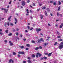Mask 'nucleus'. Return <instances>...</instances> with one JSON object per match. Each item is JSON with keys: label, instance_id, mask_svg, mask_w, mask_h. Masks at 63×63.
<instances>
[{"label": "nucleus", "instance_id": "1", "mask_svg": "<svg viewBox=\"0 0 63 63\" xmlns=\"http://www.w3.org/2000/svg\"><path fill=\"white\" fill-rule=\"evenodd\" d=\"M63 42H62L60 43V46H59V49H61V48H62L63 47Z\"/></svg>", "mask_w": 63, "mask_h": 63}, {"label": "nucleus", "instance_id": "2", "mask_svg": "<svg viewBox=\"0 0 63 63\" xmlns=\"http://www.w3.org/2000/svg\"><path fill=\"white\" fill-rule=\"evenodd\" d=\"M2 10H4L5 11L4 12V13H7V12H8V9L6 10V8H4V9L3 8H1Z\"/></svg>", "mask_w": 63, "mask_h": 63}, {"label": "nucleus", "instance_id": "3", "mask_svg": "<svg viewBox=\"0 0 63 63\" xmlns=\"http://www.w3.org/2000/svg\"><path fill=\"white\" fill-rule=\"evenodd\" d=\"M21 3H22V6H24L25 5V2L23 0L22 1Z\"/></svg>", "mask_w": 63, "mask_h": 63}, {"label": "nucleus", "instance_id": "4", "mask_svg": "<svg viewBox=\"0 0 63 63\" xmlns=\"http://www.w3.org/2000/svg\"><path fill=\"white\" fill-rule=\"evenodd\" d=\"M9 43L10 44V45L11 46H13V43H12V41H10Z\"/></svg>", "mask_w": 63, "mask_h": 63}, {"label": "nucleus", "instance_id": "5", "mask_svg": "<svg viewBox=\"0 0 63 63\" xmlns=\"http://www.w3.org/2000/svg\"><path fill=\"white\" fill-rule=\"evenodd\" d=\"M18 53H19V54H24V52H23V51H19L18 52Z\"/></svg>", "mask_w": 63, "mask_h": 63}, {"label": "nucleus", "instance_id": "6", "mask_svg": "<svg viewBox=\"0 0 63 63\" xmlns=\"http://www.w3.org/2000/svg\"><path fill=\"white\" fill-rule=\"evenodd\" d=\"M36 30L37 33H39L40 31V29H38V28H37L36 29Z\"/></svg>", "mask_w": 63, "mask_h": 63}, {"label": "nucleus", "instance_id": "7", "mask_svg": "<svg viewBox=\"0 0 63 63\" xmlns=\"http://www.w3.org/2000/svg\"><path fill=\"white\" fill-rule=\"evenodd\" d=\"M51 54H52V53H49L48 55V57L50 56L51 55Z\"/></svg>", "mask_w": 63, "mask_h": 63}, {"label": "nucleus", "instance_id": "8", "mask_svg": "<svg viewBox=\"0 0 63 63\" xmlns=\"http://www.w3.org/2000/svg\"><path fill=\"white\" fill-rule=\"evenodd\" d=\"M12 17V16H10V17H9V18H8V20H9V21H11V20H10V19H11Z\"/></svg>", "mask_w": 63, "mask_h": 63}, {"label": "nucleus", "instance_id": "9", "mask_svg": "<svg viewBox=\"0 0 63 63\" xmlns=\"http://www.w3.org/2000/svg\"><path fill=\"white\" fill-rule=\"evenodd\" d=\"M45 16H47V14L46 11H45Z\"/></svg>", "mask_w": 63, "mask_h": 63}, {"label": "nucleus", "instance_id": "10", "mask_svg": "<svg viewBox=\"0 0 63 63\" xmlns=\"http://www.w3.org/2000/svg\"><path fill=\"white\" fill-rule=\"evenodd\" d=\"M26 47H30V45L29 44H27L26 45Z\"/></svg>", "mask_w": 63, "mask_h": 63}, {"label": "nucleus", "instance_id": "11", "mask_svg": "<svg viewBox=\"0 0 63 63\" xmlns=\"http://www.w3.org/2000/svg\"><path fill=\"white\" fill-rule=\"evenodd\" d=\"M40 41H41L42 42H44V40H43V39L42 38H40Z\"/></svg>", "mask_w": 63, "mask_h": 63}, {"label": "nucleus", "instance_id": "12", "mask_svg": "<svg viewBox=\"0 0 63 63\" xmlns=\"http://www.w3.org/2000/svg\"><path fill=\"white\" fill-rule=\"evenodd\" d=\"M53 5L54 6H56V1H55L53 2Z\"/></svg>", "mask_w": 63, "mask_h": 63}, {"label": "nucleus", "instance_id": "13", "mask_svg": "<svg viewBox=\"0 0 63 63\" xmlns=\"http://www.w3.org/2000/svg\"><path fill=\"white\" fill-rule=\"evenodd\" d=\"M20 48H21V49H22V48H24V47L23 46H20Z\"/></svg>", "mask_w": 63, "mask_h": 63}, {"label": "nucleus", "instance_id": "14", "mask_svg": "<svg viewBox=\"0 0 63 63\" xmlns=\"http://www.w3.org/2000/svg\"><path fill=\"white\" fill-rule=\"evenodd\" d=\"M40 18L41 19H43V16L42 15H40Z\"/></svg>", "mask_w": 63, "mask_h": 63}, {"label": "nucleus", "instance_id": "15", "mask_svg": "<svg viewBox=\"0 0 63 63\" xmlns=\"http://www.w3.org/2000/svg\"><path fill=\"white\" fill-rule=\"evenodd\" d=\"M28 62L29 63H31V61L30 60H28Z\"/></svg>", "mask_w": 63, "mask_h": 63}, {"label": "nucleus", "instance_id": "16", "mask_svg": "<svg viewBox=\"0 0 63 63\" xmlns=\"http://www.w3.org/2000/svg\"><path fill=\"white\" fill-rule=\"evenodd\" d=\"M38 49H39V47H36L35 48V50H38Z\"/></svg>", "mask_w": 63, "mask_h": 63}, {"label": "nucleus", "instance_id": "17", "mask_svg": "<svg viewBox=\"0 0 63 63\" xmlns=\"http://www.w3.org/2000/svg\"><path fill=\"white\" fill-rule=\"evenodd\" d=\"M12 59H10L9 60V63H11V62H12Z\"/></svg>", "mask_w": 63, "mask_h": 63}, {"label": "nucleus", "instance_id": "18", "mask_svg": "<svg viewBox=\"0 0 63 63\" xmlns=\"http://www.w3.org/2000/svg\"><path fill=\"white\" fill-rule=\"evenodd\" d=\"M4 25L5 27H6L7 26V22H6L4 23Z\"/></svg>", "mask_w": 63, "mask_h": 63}, {"label": "nucleus", "instance_id": "19", "mask_svg": "<svg viewBox=\"0 0 63 63\" xmlns=\"http://www.w3.org/2000/svg\"><path fill=\"white\" fill-rule=\"evenodd\" d=\"M12 35V33H9V34H8V36H11Z\"/></svg>", "mask_w": 63, "mask_h": 63}, {"label": "nucleus", "instance_id": "20", "mask_svg": "<svg viewBox=\"0 0 63 63\" xmlns=\"http://www.w3.org/2000/svg\"><path fill=\"white\" fill-rule=\"evenodd\" d=\"M32 43H35V41H34V40H32L31 41Z\"/></svg>", "mask_w": 63, "mask_h": 63}, {"label": "nucleus", "instance_id": "21", "mask_svg": "<svg viewBox=\"0 0 63 63\" xmlns=\"http://www.w3.org/2000/svg\"><path fill=\"white\" fill-rule=\"evenodd\" d=\"M47 11L49 12L50 11V10H49L48 8H47Z\"/></svg>", "mask_w": 63, "mask_h": 63}, {"label": "nucleus", "instance_id": "22", "mask_svg": "<svg viewBox=\"0 0 63 63\" xmlns=\"http://www.w3.org/2000/svg\"><path fill=\"white\" fill-rule=\"evenodd\" d=\"M43 59H47V57H43Z\"/></svg>", "mask_w": 63, "mask_h": 63}, {"label": "nucleus", "instance_id": "23", "mask_svg": "<svg viewBox=\"0 0 63 63\" xmlns=\"http://www.w3.org/2000/svg\"><path fill=\"white\" fill-rule=\"evenodd\" d=\"M13 54L14 55H16V52H13Z\"/></svg>", "mask_w": 63, "mask_h": 63}, {"label": "nucleus", "instance_id": "24", "mask_svg": "<svg viewBox=\"0 0 63 63\" xmlns=\"http://www.w3.org/2000/svg\"><path fill=\"white\" fill-rule=\"evenodd\" d=\"M36 55H38L39 56H40V53H37V54Z\"/></svg>", "mask_w": 63, "mask_h": 63}, {"label": "nucleus", "instance_id": "25", "mask_svg": "<svg viewBox=\"0 0 63 63\" xmlns=\"http://www.w3.org/2000/svg\"><path fill=\"white\" fill-rule=\"evenodd\" d=\"M50 3H53V1L52 0L51 1H50Z\"/></svg>", "mask_w": 63, "mask_h": 63}, {"label": "nucleus", "instance_id": "26", "mask_svg": "<svg viewBox=\"0 0 63 63\" xmlns=\"http://www.w3.org/2000/svg\"><path fill=\"white\" fill-rule=\"evenodd\" d=\"M57 16H59V13H57Z\"/></svg>", "mask_w": 63, "mask_h": 63}, {"label": "nucleus", "instance_id": "27", "mask_svg": "<svg viewBox=\"0 0 63 63\" xmlns=\"http://www.w3.org/2000/svg\"><path fill=\"white\" fill-rule=\"evenodd\" d=\"M7 25H8V26H9L10 25V23L9 22H7Z\"/></svg>", "mask_w": 63, "mask_h": 63}, {"label": "nucleus", "instance_id": "28", "mask_svg": "<svg viewBox=\"0 0 63 63\" xmlns=\"http://www.w3.org/2000/svg\"><path fill=\"white\" fill-rule=\"evenodd\" d=\"M60 6H59L58 8V11H60Z\"/></svg>", "mask_w": 63, "mask_h": 63}, {"label": "nucleus", "instance_id": "29", "mask_svg": "<svg viewBox=\"0 0 63 63\" xmlns=\"http://www.w3.org/2000/svg\"><path fill=\"white\" fill-rule=\"evenodd\" d=\"M57 45V43L56 42H55L54 45V46H55V45Z\"/></svg>", "mask_w": 63, "mask_h": 63}, {"label": "nucleus", "instance_id": "30", "mask_svg": "<svg viewBox=\"0 0 63 63\" xmlns=\"http://www.w3.org/2000/svg\"><path fill=\"white\" fill-rule=\"evenodd\" d=\"M40 36H43L44 35H43V34L42 33H40Z\"/></svg>", "mask_w": 63, "mask_h": 63}, {"label": "nucleus", "instance_id": "31", "mask_svg": "<svg viewBox=\"0 0 63 63\" xmlns=\"http://www.w3.org/2000/svg\"><path fill=\"white\" fill-rule=\"evenodd\" d=\"M35 57V55L33 54L32 55V57H33V58H34Z\"/></svg>", "mask_w": 63, "mask_h": 63}, {"label": "nucleus", "instance_id": "32", "mask_svg": "<svg viewBox=\"0 0 63 63\" xmlns=\"http://www.w3.org/2000/svg\"><path fill=\"white\" fill-rule=\"evenodd\" d=\"M26 11L27 12V13H28V14H29V10H28V9H27Z\"/></svg>", "mask_w": 63, "mask_h": 63}, {"label": "nucleus", "instance_id": "33", "mask_svg": "<svg viewBox=\"0 0 63 63\" xmlns=\"http://www.w3.org/2000/svg\"><path fill=\"white\" fill-rule=\"evenodd\" d=\"M5 32L6 33H8V30H6Z\"/></svg>", "mask_w": 63, "mask_h": 63}, {"label": "nucleus", "instance_id": "34", "mask_svg": "<svg viewBox=\"0 0 63 63\" xmlns=\"http://www.w3.org/2000/svg\"><path fill=\"white\" fill-rule=\"evenodd\" d=\"M15 20L16 22H17V19L16 18H15Z\"/></svg>", "mask_w": 63, "mask_h": 63}, {"label": "nucleus", "instance_id": "35", "mask_svg": "<svg viewBox=\"0 0 63 63\" xmlns=\"http://www.w3.org/2000/svg\"><path fill=\"white\" fill-rule=\"evenodd\" d=\"M10 25H11V26H13V25H14L12 23H10Z\"/></svg>", "mask_w": 63, "mask_h": 63}, {"label": "nucleus", "instance_id": "36", "mask_svg": "<svg viewBox=\"0 0 63 63\" xmlns=\"http://www.w3.org/2000/svg\"><path fill=\"white\" fill-rule=\"evenodd\" d=\"M45 9H46L45 7H44L42 8V9H43V10Z\"/></svg>", "mask_w": 63, "mask_h": 63}, {"label": "nucleus", "instance_id": "37", "mask_svg": "<svg viewBox=\"0 0 63 63\" xmlns=\"http://www.w3.org/2000/svg\"><path fill=\"white\" fill-rule=\"evenodd\" d=\"M25 49L26 50H28L29 49V48H26Z\"/></svg>", "mask_w": 63, "mask_h": 63}, {"label": "nucleus", "instance_id": "38", "mask_svg": "<svg viewBox=\"0 0 63 63\" xmlns=\"http://www.w3.org/2000/svg\"><path fill=\"white\" fill-rule=\"evenodd\" d=\"M36 57H37V58H38L39 57V55H36Z\"/></svg>", "mask_w": 63, "mask_h": 63}, {"label": "nucleus", "instance_id": "39", "mask_svg": "<svg viewBox=\"0 0 63 63\" xmlns=\"http://www.w3.org/2000/svg\"><path fill=\"white\" fill-rule=\"evenodd\" d=\"M23 63H26V62L25 61H23Z\"/></svg>", "mask_w": 63, "mask_h": 63}, {"label": "nucleus", "instance_id": "40", "mask_svg": "<svg viewBox=\"0 0 63 63\" xmlns=\"http://www.w3.org/2000/svg\"><path fill=\"white\" fill-rule=\"evenodd\" d=\"M28 59H29V60H30L31 59V58L29 57H28L27 58Z\"/></svg>", "mask_w": 63, "mask_h": 63}, {"label": "nucleus", "instance_id": "41", "mask_svg": "<svg viewBox=\"0 0 63 63\" xmlns=\"http://www.w3.org/2000/svg\"><path fill=\"white\" fill-rule=\"evenodd\" d=\"M57 38H61V37L60 36H57Z\"/></svg>", "mask_w": 63, "mask_h": 63}, {"label": "nucleus", "instance_id": "42", "mask_svg": "<svg viewBox=\"0 0 63 63\" xmlns=\"http://www.w3.org/2000/svg\"><path fill=\"white\" fill-rule=\"evenodd\" d=\"M59 5H61V2L60 1H59Z\"/></svg>", "mask_w": 63, "mask_h": 63}, {"label": "nucleus", "instance_id": "43", "mask_svg": "<svg viewBox=\"0 0 63 63\" xmlns=\"http://www.w3.org/2000/svg\"><path fill=\"white\" fill-rule=\"evenodd\" d=\"M16 36H18V32H17L16 33Z\"/></svg>", "mask_w": 63, "mask_h": 63}, {"label": "nucleus", "instance_id": "44", "mask_svg": "<svg viewBox=\"0 0 63 63\" xmlns=\"http://www.w3.org/2000/svg\"><path fill=\"white\" fill-rule=\"evenodd\" d=\"M0 35H3V33L1 32H0Z\"/></svg>", "mask_w": 63, "mask_h": 63}, {"label": "nucleus", "instance_id": "45", "mask_svg": "<svg viewBox=\"0 0 63 63\" xmlns=\"http://www.w3.org/2000/svg\"><path fill=\"white\" fill-rule=\"evenodd\" d=\"M45 55H48V53H45Z\"/></svg>", "mask_w": 63, "mask_h": 63}, {"label": "nucleus", "instance_id": "46", "mask_svg": "<svg viewBox=\"0 0 63 63\" xmlns=\"http://www.w3.org/2000/svg\"><path fill=\"white\" fill-rule=\"evenodd\" d=\"M43 59V58L42 57L40 58V60H42Z\"/></svg>", "mask_w": 63, "mask_h": 63}, {"label": "nucleus", "instance_id": "47", "mask_svg": "<svg viewBox=\"0 0 63 63\" xmlns=\"http://www.w3.org/2000/svg\"><path fill=\"white\" fill-rule=\"evenodd\" d=\"M5 43H7V40H5L4 41Z\"/></svg>", "mask_w": 63, "mask_h": 63}, {"label": "nucleus", "instance_id": "48", "mask_svg": "<svg viewBox=\"0 0 63 63\" xmlns=\"http://www.w3.org/2000/svg\"><path fill=\"white\" fill-rule=\"evenodd\" d=\"M27 27L29 29H30V27H29V26H28Z\"/></svg>", "mask_w": 63, "mask_h": 63}, {"label": "nucleus", "instance_id": "49", "mask_svg": "<svg viewBox=\"0 0 63 63\" xmlns=\"http://www.w3.org/2000/svg\"><path fill=\"white\" fill-rule=\"evenodd\" d=\"M40 49H42V47H41V46H40Z\"/></svg>", "mask_w": 63, "mask_h": 63}, {"label": "nucleus", "instance_id": "50", "mask_svg": "<svg viewBox=\"0 0 63 63\" xmlns=\"http://www.w3.org/2000/svg\"><path fill=\"white\" fill-rule=\"evenodd\" d=\"M60 28H62V25L60 26Z\"/></svg>", "mask_w": 63, "mask_h": 63}, {"label": "nucleus", "instance_id": "51", "mask_svg": "<svg viewBox=\"0 0 63 63\" xmlns=\"http://www.w3.org/2000/svg\"><path fill=\"white\" fill-rule=\"evenodd\" d=\"M42 54H40V56H42Z\"/></svg>", "mask_w": 63, "mask_h": 63}, {"label": "nucleus", "instance_id": "52", "mask_svg": "<svg viewBox=\"0 0 63 63\" xmlns=\"http://www.w3.org/2000/svg\"><path fill=\"white\" fill-rule=\"evenodd\" d=\"M12 2V1H10L9 2V4H11V2Z\"/></svg>", "mask_w": 63, "mask_h": 63}, {"label": "nucleus", "instance_id": "53", "mask_svg": "<svg viewBox=\"0 0 63 63\" xmlns=\"http://www.w3.org/2000/svg\"><path fill=\"white\" fill-rule=\"evenodd\" d=\"M18 57H20V55L19 54H18L17 55Z\"/></svg>", "mask_w": 63, "mask_h": 63}, {"label": "nucleus", "instance_id": "54", "mask_svg": "<svg viewBox=\"0 0 63 63\" xmlns=\"http://www.w3.org/2000/svg\"><path fill=\"white\" fill-rule=\"evenodd\" d=\"M57 33L58 35L60 33L58 32H57Z\"/></svg>", "mask_w": 63, "mask_h": 63}, {"label": "nucleus", "instance_id": "55", "mask_svg": "<svg viewBox=\"0 0 63 63\" xmlns=\"http://www.w3.org/2000/svg\"><path fill=\"white\" fill-rule=\"evenodd\" d=\"M33 6H35V4L34 3L33 4Z\"/></svg>", "mask_w": 63, "mask_h": 63}, {"label": "nucleus", "instance_id": "56", "mask_svg": "<svg viewBox=\"0 0 63 63\" xmlns=\"http://www.w3.org/2000/svg\"><path fill=\"white\" fill-rule=\"evenodd\" d=\"M27 2V3H29V2H30V0H28Z\"/></svg>", "mask_w": 63, "mask_h": 63}, {"label": "nucleus", "instance_id": "57", "mask_svg": "<svg viewBox=\"0 0 63 63\" xmlns=\"http://www.w3.org/2000/svg\"><path fill=\"white\" fill-rule=\"evenodd\" d=\"M44 45H45V46H47V43H45V44H44Z\"/></svg>", "mask_w": 63, "mask_h": 63}, {"label": "nucleus", "instance_id": "58", "mask_svg": "<svg viewBox=\"0 0 63 63\" xmlns=\"http://www.w3.org/2000/svg\"><path fill=\"white\" fill-rule=\"evenodd\" d=\"M25 32H28V31H27V30H25Z\"/></svg>", "mask_w": 63, "mask_h": 63}, {"label": "nucleus", "instance_id": "59", "mask_svg": "<svg viewBox=\"0 0 63 63\" xmlns=\"http://www.w3.org/2000/svg\"><path fill=\"white\" fill-rule=\"evenodd\" d=\"M26 39L25 38L24 39H23V41H26Z\"/></svg>", "mask_w": 63, "mask_h": 63}, {"label": "nucleus", "instance_id": "60", "mask_svg": "<svg viewBox=\"0 0 63 63\" xmlns=\"http://www.w3.org/2000/svg\"><path fill=\"white\" fill-rule=\"evenodd\" d=\"M38 37H36L35 38L36 39H38Z\"/></svg>", "mask_w": 63, "mask_h": 63}, {"label": "nucleus", "instance_id": "61", "mask_svg": "<svg viewBox=\"0 0 63 63\" xmlns=\"http://www.w3.org/2000/svg\"><path fill=\"white\" fill-rule=\"evenodd\" d=\"M60 16H62V15H61V14H60Z\"/></svg>", "mask_w": 63, "mask_h": 63}, {"label": "nucleus", "instance_id": "62", "mask_svg": "<svg viewBox=\"0 0 63 63\" xmlns=\"http://www.w3.org/2000/svg\"><path fill=\"white\" fill-rule=\"evenodd\" d=\"M13 32H15V29L13 30Z\"/></svg>", "mask_w": 63, "mask_h": 63}, {"label": "nucleus", "instance_id": "63", "mask_svg": "<svg viewBox=\"0 0 63 63\" xmlns=\"http://www.w3.org/2000/svg\"><path fill=\"white\" fill-rule=\"evenodd\" d=\"M42 4L41 3V4H40V6H42Z\"/></svg>", "mask_w": 63, "mask_h": 63}, {"label": "nucleus", "instance_id": "64", "mask_svg": "<svg viewBox=\"0 0 63 63\" xmlns=\"http://www.w3.org/2000/svg\"><path fill=\"white\" fill-rule=\"evenodd\" d=\"M26 16H28V15H29V14H26Z\"/></svg>", "mask_w": 63, "mask_h": 63}]
</instances>
